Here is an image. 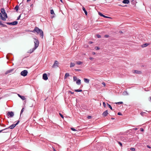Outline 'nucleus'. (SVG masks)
Segmentation results:
<instances>
[{
  "label": "nucleus",
  "instance_id": "1",
  "mask_svg": "<svg viewBox=\"0 0 151 151\" xmlns=\"http://www.w3.org/2000/svg\"><path fill=\"white\" fill-rule=\"evenodd\" d=\"M33 33H35L37 32L38 34H39L42 38H43V32L42 29H40L37 27H35L34 30L31 31Z\"/></svg>",
  "mask_w": 151,
  "mask_h": 151
},
{
  "label": "nucleus",
  "instance_id": "2",
  "mask_svg": "<svg viewBox=\"0 0 151 151\" xmlns=\"http://www.w3.org/2000/svg\"><path fill=\"white\" fill-rule=\"evenodd\" d=\"M1 11L3 16L4 17V18H5L6 21V19L7 18V16L6 13L5 12L4 9V8H1Z\"/></svg>",
  "mask_w": 151,
  "mask_h": 151
},
{
  "label": "nucleus",
  "instance_id": "3",
  "mask_svg": "<svg viewBox=\"0 0 151 151\" xmlns=\"http://www.w3.org/2000/svg\"><path fill=\"white\" fill-rule=\"evenodd\" d=\"M35 40L34 43H35V48L36 49L39 46V40L35 38H34Z\"/></svg>",
  "mask_w": 151,
  "mask_h": 151
},
{
  "label": "nucleus",
  "instance_id": "4",
  "mask_svg": "<svg viewBox=\"0 0 151 151\" xmlns=\"http://www.w3.org/2000/svg\"><path fill=\"white\" fill-rule=\"evenodd\" d=\"M14 115V112L11 111H8L7 114V116H8V118L9 117L12 118V117Z\"/></svg>",
  "mask_w": 151,
  "mask_h": 151
},
{
  "label": "nucleus",
  "instance_id": "5",
  "mask_svg": "<svg viewBox=\"0 0 151 151\" xmlns=\"http://www.w3.org/2000/svg\"><path fill=\"white\" fill-rule=\"evenodd\" d=\"M28 73V71L26 70H24L22 71L20 73L21 76H27Z\"/></svg>",
  "mask_w": 151,
  "mask_h": 151
},
{
  "label": "nucleus",
  "instance_id": "6",
  "mask_svg": "<svg viewBox=\"0 0 151 151\" xmlns=\"http://www.w3.org/2000/svg\"><path fill=\"white\" fill-rule=\"evenodd\" d=\"M58 62L57 60H55L52 66L53 68H55L56 67H58Z\"/></svg>",
  "mask_w": 151,
  "mask_h": 151
},
{
  "label": "nucleus",
  "instance_id": "7",
  "mask_svg": "<svg viewBox=\"0 0 151 151\" xmlns=\"http://www.w3.org/2000/svg\"><path fill=\"white\" fill-rule=\"evenodd\" d=\"M15 127V125L14 124H12V125L10 126L9 127H8L7 128H6L5 129H4V130H6L9 129H13Z\"/></svg>",
  "mask_w": 151,
  "mask_h": 151
},
{
  "label": "nucleus",
  "instance_id": "8",
  "mask_svg": "<svg viewBox=\"0 0 151 151\" xmlns=\"http://www.w3.org/2000/svg\"><path fill=\"white\" fill-rule=\"evenodd\" d=\"M42 78L45 80H47L48 79L47 75L46 73H44L42 75Z\"/></svg>",
  "mask_w": 151,
  "mask_h": 151
},
{
  "label": "nucleus",
  "instance_id": "9",
  "mask_svg": "<svg viewBox=\"0 0 151 151\" xmlns=\"http://www.w3.org/2000/svg\"><path fill=\"white\" fill-rule=\"evenodd\" d=\"M99 14L102 17H104L105 18H111L110 17H107L105 16V15H103L102 13H101L99 12H98Z\"/></svg>",
  "mask_w": 151,
  "mask_h": 151
},
{
  "label": "nucleus",
  "instance_id": "10",
  "mask_svg": "<svg viewBox=\"0 0 151 151\" xmlns=\"http://www.w3.org/2000/svg\"><path fill=\"white\" fill-rule=\"evenodd\" d=\"M108 112L107 110H106L102 114V115L104 117H105L107 116V114H108Z\"/></svg>",
  "mask_w": 151,
  "mask_h": 151
},
{
  "label": "nucleus",
  "instance_id": "11",
  "mask_svg": "<svg viewBox=\"0 0 151 151\" xmlns=\"http://www.w3.org/2000/svg\"><path fill=\"white\" fill-rule=\"evenodd\" d=\"M134 73L137 74H140L141 73V71H138L137 70H134Z\"/></svg>",
  "mask_w": 151,
  "mask_h": 151
},
{
  "label": "nucleus",
  "instance_id": "12",
  "mask_svg": "<svg viewBox=\"0 0 151 151\" xmlns=\"http://www.w3.org/2000/svg\"><path fill=\"white\" fill-rule=\"evenodd\" d=\"M13 70V69H10L9 70H8L6 72L5 74H7L8 73H12V72Z\"/></svg>",
  "mask_w": 151,
  "mask_h": 151
},
{
  "label": "nucleus",
  "instance_id": "13",
  "mask_svg": "<svg viewBox=\"0 0 151 151\" xmlns=\"http://www.w3.org/2000/svg\"><path fill=\"white\" fill-rule=\"evenodd\" d=\"M0 18L4 21H5V18H4V17L2 16L0 12Z\"/></svg>",
  "mask_w": 151,
  "mask_h": 151
},
{
  "label": "nucleus",
  "instance_id": "14",
  "mask_svg": "<svg viewBox=\"0 0 151 151\" xmlns=\"http://www.w3.org/2000/svg\"><path fill=\"white\" fill-rule=\"evenodd\" d=\"M18 96L21 98L22 100H24L25 99V97L24 96H22L19 94H18Z\"/></svg>",
  "mask_w": 151,
  "mask_h": 151
},
{
  "label": "nucleus",
  "instance_id": "15",
  "mask_svg": "<svg viewBox=\"0 0 151 151\" xmlns=\"http://www.w3.org/2000/svg\"><path fill=\"white\" fill-rule=\"evenodd\" d=\"M123 3L124 4H128L129 3V0H124L122 1Z\"/></svg>",
  "mask_w": 151,
  "mask_h": 151
},
{
  "label": "nucleus",
  "instance_id": "16",
  "mask_svg": "<svg viewBox=\"0 0 151 151\" xmlns=\"http://www.w3.org/2000/svg\"><path fill=\"white\" fill-rule=\"evenodd\" d=\"M36 49L35 48V47H34V48L32 49H30L29 51L28 52L31 53L32 52L34 51V50H35Z\"/></svg>",
  "mask_w": 151,
  "mask_h": 151
},
{
  "label": "nucleus",
  "instance_id": "17",
  "mask_svg": "<svg viewBox=\"0 0 151 151\" xmlns=\"http://www.w3.org/2000/svg\"><path fill=\"white\" fill-rule=\"evenodd\" d=\"M84 81L85 83H88L89 82V80L88 79L86 78H84Z\"/></svg>",
  "mask_w": 151,
  "mask_h": 151
},
{
  "label": "nucleus",
  "instance_id": "18",
  "mask_svg": "<svg viewBox=\"0 0 151 151\" xmlns=\"http://www.w3.org/2000/svg\"><path fill=\"white\" fill-rule=\"evenodd\" d=\"M82 9L84 11L86 15H87L88 13L87 11L86 10L85 8L84 7H83L82 8Z\"/></svg>",
  "mask_w": 151,
  "mask_h": 151
},
{
  "label": "nucleus",
  "instance_id": "19",
  "mask_svg": "<svg viewBox=\"0 0 151 151\" xmlns=\"http://www.w3.org/2000/svg\"><path fill=\"white\" fill-rule=\"evenodd\" d=\"M75 65V64L74 63L71 62L70 64V67L72 68Z\"/></svg>",
  "mask_w": 151,
  "mask_h": 151
},
{
  "label": "nucleus",
  "instance_id": "20",
  "mask_svg": "<svg viewBox=\"0 0 151 151\" xmlns=\"http://www.w3.org/2000/svg\"><path fill=\"white\" fill-rule=\"evenodd\" d=\"M76 83L78 85H80L81 84V80L80 79H78L76 81Z\"/></svg>",
  "mask_w": 151,
  "mask_h": 151
},
{
  "label": "nucleus",
  "instance_id": "21",
  "mask_svg": "<svg viewBox=\"0 0 151 151\" xmlns=\"http://www.w3.org/2000/svg\"><path fill=\"white\" fill-rule=\"evenodd\" d=\"M12 25H14L17 24L18 22L17 21H14L13 22H12Z\"/></svg>",
  "mask_w": 151,
  "mask_h": 151
},
{
  "label": "nucleus",
  "instance_id": "22",
  "mask_svg": "<svg viewBox=\"0 0 151 151\" xmlns=\"http://www.w3.org/2000/svg\"><path fill=\"white\" fill-rule=\"evenodd\" d=\"M76 62L77 65H81L83 63V62L80 61H76Z\"/></svg>",
  "mask_w": 151,
  "mask_h": 151
},
{
  "label": "nucleus",
  "instance_id": "23",
  "mask_svg": "<svg viewBox=\"0 0 151 151\" xmlns=\"http://www.w3.org/2000/svg\"><path fill=\"white\" fill-rule=\"evenodd\" d=\"M148 45H149L147 43H146L143 44L142 45V47H145L147 46Z\"/></svg>",
  "mask_w": 151,
  "mask_h": 151
},
{
  "label": "nucleus",
  "instance_id": "24",
  "mask_svg": "<svg viewBox=\"0 0 151 151\" xmlns=\"http://www.w3.org/2000/svg\"><path fill=\"white\" fill-rule=\"evenodd\" d=\"M14 9L17 11L19 9V6L18 5H16Z\"/></svg>",
  "mask_w": 151,
  "mask_h": 151
},
{
  "label": "nucleus",
  "instance_id": "25",
  "mask_svg": "<svg viewBox=\"0 0 151 151\" xmlns=\"http://www.w3.org/2000/svg\"><path fill=\"white\" fill-rule=\"evenodd\" d=\"M69 76V73H66L65 75V78H67Z\"/></svg>",
  "mask_w": 151,
  "mask_h": 151
},
{
  "label": "nucleus",
  "instance_id": "26",
  "mask_svg": "<svg viewBox=\"0 0 151 151\" xmlns=\"http://www.w3.org/2000/svg\"><path fill=\"white\" fill-rule=\"evenodd\" d=\"M74 91L76 92H81L82 91V90L81 89H75Z\"/></svg>",
  "mask_w": 151,
  "mask_h": 151
},
{
  "label": "nucleus",
  "instance_id": "27",
  "mask_svg": "<svg viewBox=\"0 0 151 151\" xmlns=\"http://www.w3.org/2000/svg\"><path fill=\"white\" fill-rule=\"evenodd\" d=\"M0 25H1L2 27H7L6 25H4L1 23V22L0 21Z\"/></svg>",
  "mask_w": 151,
  "mask_h": 151
},
{
  "label": "nucleus",
  "instance_id": "28",
  "mask_svg": "<svg viewBox=\"0 0 151 151\" xmlns=\"http://www.w3.org/2000/svg\"><path fill=\"white\" fill-rule=\"evenodd\" d=\"M50 14H51L54 15H55V14L54 13V11L52 9H51L50 10Z\"/></svg>",
  "mask_w": 151,
  "mask_h": 151
},
{
  "label": "nucleus",
  "instance_id": "29",
  "mask_svg": "<svg viewBox=\"0 0 151 151\" xmlns=\"http://www.w3.org/2000/svg\"><path fill=\"white\" fill-rule=\"evenodd\" d=\"M107 104L108 107H109V108L110 109H111L112 110H113L112 107L110 104H109L108 103H107Z\"/></svg>",
  "mask_w": 151,
  "mask_h": 151
},
{
  "label": "nucleus",
  "instance_id": "30",
  "mask_svg": "<svg viewBox=\"0 0 151 151\" xmlns=\"http://www.w3.org/2000/svg\"><path fill=\"white\" fill-rule=\"evenodd\" d=\"M123 95H127L128 94V93H127V91H124L123 92Z\"/></svg>",
  "mask_w": 151,
  "mask_h": 151
},
{
  "label": "nucleus",
  "instance_id": "31",
  "mask_svg": "<svg viewBox=\"0 0 151 151\" xmlns=\"http://www.w3.org/2000/svg\"><path fill=\"white\" fill-rule=\"evenodd\" d=\"M6 23L7 24L12 25V22H6Z\"/></svg>",
  "mask_w": 151,
  "mask_h": 151
},
{
  "label": "nucleus",
  "instance_id": "32",
  "mask_svg": "<svg viewBox=\"0 0 151 151\" xmlns=\"http://www.w3.org/2000/svg\"><path fill=\"white\" fill-rule=\"evenodd\" d=\"M73 79L74 81H76L77 80V78L76 77L74 76L73 78Z\"/></svg>",
  "mask_w": 151,
  "mask_h": 151
},
{
  "label": "nucleus",
  "instance_id": "33",
  "mask_svg": "<svg viewBox=\"0 0 151 151\" xmlns=\"http://www.w3.org/2000/svg\"><path fill=\"white\" fill-rule=\"evenodd\" d=\"M123 103V102H119L117 103H116V104H122Z\"/></svg>",
  "mask_w": 151,
  "mask_h": 151
},
{
  "label": "nucleus",
  "instance_id": "34",
  "mask_svg": "<svg viewBox=\"0 0 151 151\" xmlns=\"http://www.w3.org/2000/svg\"><path fill=\"white\" fill-rule=\"evenodd\" d=\"M130 149L132 151H134L135 150V149L134 147H131Z\"/></svg>",
  "mask_w": 151,
  "mask_h": 151
},
{
  "label": "nucleus",
  "instance_id": "35",
  "mask_svg": "<svg viewBox=\"0 0 151 151\" xmlns=\"http://www.w3.org/2000/svg\"><path fill=\"white\" fill-rule=\"evenodd\" d=\"M117 142L121 147L122 146V144L121 142L118 141H117Z\"/></svg>",
  "mask_w": 151,
  "mask_h": 151
},
{
  "label": "nucleus",
  "instance_id": "36",
  "mask_svg": "<svg viewBox=\"0 0 151 151\" xmlns=\"http://www.w3.org/2000/svg\"><path fill=\"white\" fill-rule=\"evenodd\" d=\"M95 49L96 50H99V49H100V48L98 47H95Z\"/></svg>",
  "mask_w": 151,
  "mask_h": 151
},
{
  "label": "nucleus",
  "instance_id": "37",
  "mask_svg": "<svg viewBox=\"0 0 151 151\" xmlns=\"http://www.w3.org/2000/svg\"><path fill=\"white\" fill-rule=\"evenodd\" d=\"M24 108H23L22 110H21V113H20V115H21V114L23 113V112L24 111Z\"/></svg>",
  "mask_w": 151,
  "mask_h": 151
},
{
  "label": "nucleus",
  "instance_id": "38",
  "mask_svg": "<svg viewBox=\"0 0 151 151\" xmlns=\"http://www.w3.org/2000/svg\"><path fill=\"white\" fill-rule=\"evenodd\" d=\"M60 115V116L63 119L64 118V116H63V115L61 113H59V114Z\"/></svg>",
  "mask_w": 151,
  "mask_h": 151
},
{
  "label": "nucleus",
  "instance_id": "39",
  "mask_svg": "<svg viewBox=\"0 0 151 151\" xmlns=\"http://www.w3.org/2000/svg\"><path fill=\"white\" fill-rule=\"evenodd\" d=\"M146 113L145 112H141V113H140V114L142 116H143L144 115V114Z\"/></svg>",
  "mask_w": 151,
  "mask_h": 151
},
{
  "label": "nucleus",
  "instance_id": "40",
  "mask_svg": "<svg viewBox=\"0 0 151 151\" xmlns=\"http://www.w3.org/2000/svg\"><path fill=\"white\" fill-rule=\"evenodd\" d=\"M4 130V129H2L1 130H0V133H1V132H8L7 131H6L4 132H3V131Z\"/></svg>",
  "mask_w": 151,
  "mask_h": 151
},
{
  "label": "nucleus",
  "instance_id": "41",
  "mask_svg": "<svg viewBox=\"0 0 151 151\" xmlns=\"http://www.w3.org/2000/svg\"><path fill=\"white\" fill-rule=\"evenodd\" d=\"M103 106H104V107L105 108L106 107V103L104 102L103 103Z\"/></svg>",
  "mask_w": 151,
  "mask_h": 151
},
{
  "label": "nucleus",
  "instance_id": "42",
  "mask_svg": "<svg viewBox=\"0 0 151 151\" xmlns=\"http://www.w3.org/2000/svg\"><path fill=\"white\" fill-rule=\"evenodd\" d=\"M109 37V35H104V37L106 38H108Z\"/></svg>",
  "mask_w": 151,
  "mask_h": 151
},
{
  "label": "nucleus",
  "instance_id": "43",
  "mask_svg": "<svg viewBox=\"0 0 151 151\" xmlns=\"http://www.w3.org/2000/svg\"><path fill=\"white\" fill-rule=\"evenodd\" d=\"M71 129L73 131H76L77 130L73 128H71Z\"/></svg>",
  "mask_w": 151,
  "mask_h": 151
},
{
  "label": "nucleus",
  "instance_id": "44",
  "mask_svg": "<svg viewBox=\"0 0 151 151\" xmlns=\"http://www.w3.org/2000/svg\"><path fill=\"white\" fill-rule=\"evenodd\" d=\"M19 121H18L15 124H14L15 125V127L19 124Z\"/></svg>",
  "mask_w": 151,
  "mask_h": 151
},
{
  "label": "nucleus",
  "instance_id": "45",
  "mask_svg": "<svg viewBox=\"0 0 151 151\" xmlns=\"http://www.w3.org/2000/svg\"><path fill=\"white\" fill-rule=\"evenodd\" d=\"M96 36L98 38H99L101 37V35H97Z\"/></svg>",
  "mask_w": 151,
  "mask_h": 151
},
{
  "label": "nucleus",
  "instance_id": "46",
  "mask_svg": "<svg viewBox=\"0 0 151 151\" xmlns=\"http://www.w3.org/2000/svg\"><path fill=\"white\" fill-rule=\"evenodd\" d=\"M20 17H21V15H19V16L17 18V20H19V19H20Z\"/></svg>",
  "mask_w": 151,
  "mask_h": 151
},
{
  "label": "nucleus",
  "instance_id": "47",
  "mask_svg": "<svg viewBox=\"0 0 151 151\" xmlns=\"http://www.w3.org/2000/svg\"><path fill=\"white\" fill-rule=\"evenodd\" d=\"M102 84L104 85V86H106V84L104 82H103L102 83Z\"/></svg>",
  "mask_w": 151,
  "mask_h": 151
},
{
  "label": "nucleus",
  "instance_id": "48",
  "mask_svg": "<svg viewBox=\"0 0 151 151\" xmlns=\"http://www.w3.org/2000/svg\"><path fill=\"white\" fill-rule=\"evenodd\" d=\"M87 118L88 119H90L91 118V116H89L87 117Z\"/></svg>",
  "mask_w": 151,
  "mask_h": 151
},
{
  "label": "nucleus",
  "instance_id": "49",
  "mask_svg": "<svg viewBox=\"0 0 151 151\" xmlns=\"http://www.w3.org/2000/svg\"><path fill=\"white\" fill-rule=\"evenodd\" d=\"M117 114H118V115H122V113H121V112H118V113Z\"/></svg>",
  "mask_w": 151,
  "mask_h": 151
},
{
  "label": "nucleus",
  "instance_id": "50",
  "mask_svg": "<svg viewBox=\"0 0 151 151\" xmlns=\"http://www.w3.org/2000/svg\"><path fill=\"white\" fill-rule=\"evenodd\" d=\"M75 70L77 71H81V69H75Z\"/></svg>",
  "mask_w": 151,
  "mask_h": 151
},
{
  "label": "nucleus",
  "instance_id": "51",
  "mask_svg": "<svg viewBox=\"0 0 151 151\" xmlns=\"http://www.w3.org/2000/svg\"><path fill=\"white\" fill-rule=\"evenodd\" d=\"M1 126L3 127H5L6 126V125L5 124H2L1 125Z\"/></svg>",
  "mask_w": 151,
  "mask_h": 151
},
{
  "label": "nucleus",
  "instance_id": "52",
  "mask_svg": "<svg viewBox=\"0 0 151 151\" xmlns=\"http://www.w3.org/2000/svg\"><path fill=\"white\" fill-rule=\"evenodd\" d=\"M137 129V128H134L133 129V130H136Z\"/></svg>",
  "mask_w": 151,
  "mask_h": 151
},
{
  "label": "nucleus",
  "instance_id": "53",
  "mask_svg": "<svg viewBox=\"0 0 151 151\" xmlns=\"http://www.w3.org/2000/svg\"><path fill=\"white\" fill-rule=\"evenodd\" d=\"M144 130V129L143 128H140V131H141L142 132V131H143Z\"/></svg>",
  "mask_w": 151,
  "mask_h": 151
},
{
  "label": "nucleus",
  "instance_id": "54",
  "mask_svg": "<svg viewBox=\"0 0 151 151\" xmlns=\"http://www.w3.org/2000/svg\"><path fill=\"white\" fill-rule=\"evenodd\" d=\"M89 59L90 60H92L93 59V58H92V57H90L89 58Z\"/></svg>",
  "mask_w": 151,
  "mask_h": 151
},
{
  "label": "nucleus",
  "instance_id": "55",
  "mask_svg": "<svg viewBox=\"0 0 151 151\" xmlns=\"http://www.w3.org/2000/svg\"><path fill=\"white\" fill-rule=\"evenodd\" d=\"M147 147L149 148H151V147L149 145H147Z\"/></svg>",
  "mask_w": 151,
  "mask_h": 151
},
{
  "label": "nucleus",
  "instance_id": "56",
  "mask_svg": "<svg viewBox=\"0 0 151 151\" xmlns=\"http://www.w3.org/2000/svg\"><path fill=\"white\" fill-rule=\"evenodd\" d=\"M69 92L71 93V94H73L74 93V92H72L70 91Z\"/></svg>",
  "mask_w": 151,
  "mask_h": 151
},
{
  "label": "nucleus",
  "instance_id": "57",
  "mask_svg": "<svg viewBox=\"0 0 151 151\" xmlns=\"http://www.w3.org/2000/svg\"><path fill=\"white\" fill-rule=\"evenodd\" d=\"M92 54L93 55H95V52H92Z\"/></svg>",
  "mask_w": 151,
  "mask_h": 151
},
{
  "label": "nucleus",
  "instance_id": "58",
  "mask_svg": "<svg viewBox=\"0 0 151 151\" xmlns=\"http://www.w3.org/2000/svg\"><path fill=\"white\" fill-rule=\"evenodd\" d=\"M78 25L77 24H75L74 25L75 26H77Z\"/></svg>",
  "mask_w": 151,
  "mask_h": 151
},
{
  "label": "nucleus",
  "instance_id": "59",
  "mask_svg": "<svg viewBox=\"0 0 151 151\" xmlns=\"http://www.w3.org/2000/svg\"><path fill=\"white\" fill-rule=\"evenodd\" d=\"M111 119H114V118L112 117V118H111Z\"/></svg>",
  "mask_w": 151,
  "mask_h": 151
},
{
  "label": "nucleus",
  "instance_id": "60",
  "mask_svg": "<svg viewBox=\"0 0 151 151\" xmlns=\"http://www.w3.org/2000/svg\"><path fill=\"white\" fill-rule=\"evenodd\" d=\"M31 0H27V2H28V1H30Z\"/></svg>",
  "mask_w": 151,
  "mask_h": 151
},
{
  "label": "nucleus",
  "instance_id": "61",
  "mask_svg": "<svg viewBox=\"0 0 151 151\" xmlns=\"http://www.w3.org/2000/svg\"><path fill=\"white\" fill-rule=\"evenodd\" d=\"M60 0V1L61 2H62L63 3V0Z\"/></svg>",
  "mask_w": 151,
  "mask_h": 151
},
{
  "label": "nucleus",
  "instance_id": "62",
  "mask_svg": "<svg viewBox=\"0 0 151 151\" xmlns=\"http://www.w3.org/2000/svg\"><path fill=\"white\" fill-rule=\"evenodd\" d=\"M53 150H54V151H56V150H55V149H53Z\"/></svg>",
  "mask_w": 151,
  "mask_h": 151
},
{
  "label": "nucleus",
  "instance_id": "63",
  "mask_svg": "<svg viewBox=\"0 0 151 151\" xmlns=\"http://www.w3.org/2000/svg\"><path fill=\"white\" fill-rule=\"evenodd\" d=\"M90 43H92V42L91 41Z\"/></svg>",
  "mask_w": 151,
  "mask_h": 151
},
{
  "label": "nucleus",
  "instance_id": "64",
  "mask_svg": "<svg viewBox=\"0 0 151 151\" xmlns=\"http://www.w3.org/2000/svg\"><path fill=\"white\" fill-rule=\"evenodd\" d=\"M2 99V97H0V100Z\"/></svg>",
  "mask_w": 151,
  "mask_h": 151
}]
</instances>
